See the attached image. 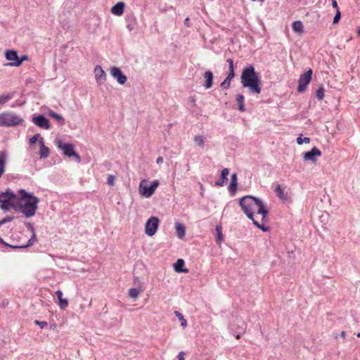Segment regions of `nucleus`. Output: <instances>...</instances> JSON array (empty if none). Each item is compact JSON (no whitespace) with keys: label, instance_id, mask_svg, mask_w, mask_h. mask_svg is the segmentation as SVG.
Returning <instances> with one entry per match:
<instances>
[{"label":"nucleus","instance_id":"39","mask_svg":"<svg viewBox=\"0 0 360 360\" xmlns=\"http://www.w3.org/2000/svg\"><path fill=\"white\" fill-rule=\"evenodd\" d=\"M115 177L114 175L109 174L108 176L107 184L110 186H113L115 184Z\"/></svg>","mask_w":360,"mask_h":360},{"label":"nucleus","instance_id":"3","mask_svg":"<svg viewBox=\"0 0 360 360\" xmlns=\"http://www.w3.org/2000/svg\"><path fill=\"white\" fill-rule=\"evenodd\" d=\"M240 79L242 86L248 88L250 93L255 94L261 93L260 79L253 65H249L243 69Z\"/></svg>","mask_w":360,"mask_h":360},{"label":"nucleus","instance_id":"45","mask_svg":"<svg viewBox=\"0 0 360 360\" xmlns=\"http://www.w3.org/2000/svg\"><path fill=\"white\" fill-rule=\"evenodd\" d=\"M162 162H163V158H162V157H161V156L158 157V158H157V160H156V163H157V164H161V163H162Z\"/></svg>","mask_w":360,"mask_h":360},{"label":"nucleus","instance_id":"23","mask_svg":"<svg viewBox=\"0 0 360 360\" xmlns=\"http://www.w3.org/2000/svg\"><path fill=\"white\" fill-rule=\"evenodd\" d=\"M6 60L11 62H17L18 59V53L13 50H7L5 53Z\"/></svg>","mask_w":360,"mask_h":360},{"label":"nucleus","instance_id":"44","mask_svg":"<svg viewBox=\"0 0 360 360\" xmlns=\"http://www.w3.org/2000/svg\"><path fill=\"white\" fill-rule=\"evenodd\" d=\"M178 359L179 360H185L184 359V353L183 352H180L178 354Z\"/></svg>","mask_w":360,"mask_h":360},{"label":"nucleus","instance_id":"20","mask_svg":"<svg viewBox=\"0 0 360 360\" xmlns=\"http://www.w3.org/2000/svg\"><path fill=\"white\" fill-rule=\"evenodd\" d=\"M29 226H30V231H32V237L29 239V240L27 241V244L25 245H22V246H14L13 248H27V247H30L31 245H32L34 244V243L37 240V237H36V234H35V232H34V226H32V224H29Z\"/></svg>","mask_w":360,"mask_h":360},{"label":"nucleus","instance_id":"51","mask_svg":"<svg viewBox=\"0 0 360 360\" xmlns=\"http://www.w3.org/2000/svg\"><path fill=\"white\" fill-rule=\"evenodd\" d=\"M357 337H359V338L360 337V333H359L357 334Z\"/></svg>","mask_w":360,"mask_h":360},{"label":"nucleus","instance_id":"19","mask_svg":"<svg viewBox=\"0 0 360 360\" xmlns=\"http://www.w3.org/2000/svg\"><path fill=\"white\" fill-rule=\"evenodd\" d=\"M125 4L122 1L117 3L111 8V13L115 15H121L124 13Z\"/></svg>","mask_w":360,"mask_h":360},{"label":"nucleus","instance_id":"14","mask_svg":"<svg viewBox=\"0 0 360 360\" xmlns=\"http://www.w3.org/2000/svg\"><path fill=\"white\" fill-rule=\"evenodd\" d=\"M95 79L98 85L103 84L106 81V74L101 65L94 68Z\"/></svg>","mask_w":360,"mask_h":360},{"label":"nucleus","instance_id":"31","mask_svg":"<svg viewBox=\"0 0 360 360\" xmlns=\"http://www.w3.org/2000/svg\"><path fill=\"white\" fill-rule=\"evenodd\" d=\"M194 142L198 146L203 148L205 146V139L202 136L198 135L194 137Z\"/></svg>","mask_w":360,"mask_h":360},{"label":"nucleus","instance_id":"30","mask_svg":"<svg viewBox=\"0 0 360 360\" xmlns=\"http://www.w3.org/2000/svg\"><path fill=\"white\" fill-rule=\"evenodd\" d=\"M13 97V93H8L0 96V105L7 103Z\"/></svg>","mask_w":360,"mask_h":360},{"label":"nucleus","instance_id":"37","mask_svg":"<svg viewBox=\"0 0 360 360\" xmlns=\"http://www.w3.org/2000/svg\"><path fill=\"white\" fill-rule=\"evenodd\" d=\"M40 138V134H36L30 139V143L31 145L34 144L38 140L39 141Z\"/></svg>","mask_w":360,"mask_h":360},{"label":"nucleus","instance_id":"12","mask_svg":"<svg viewBox=\"0 0 360 360\" xmlns=\"http://www.w3.org/2000/svg\"><path fill=\"white\" fill-rule=\"evenodd\" d=\"M32 122L37 127L49 129L50 128V122L42 115H34L32 120Z\"/></svg>","mask_w":360,"mask_h":360},{"label":"nucleus","instance_id":"2","mask_svg":"<svg viewBox=\"0 0 360 360\" xmlns=\"http://www.w3.org/2000/svg\"><path fill=\"white\" fill-rule=\"evenodd\" d=\"M39 202V199L32 193L27 192L23 188L18 190L17 207L27 218L35 214Z\"/></svg>","mask_w":360,"mask_h":360},{"label":"nucleus","instance_id":"10","mask_svg":"<svg viewBox=\"0 0 360 360\" xmlns=\"http://www.w3.org/2000/svg\"><path fill=\"white\" fill-rule=\"evenodd\" d=\"M226 61L229 63V75L221 84V86L224 89H228L230 87L231 82L235 77L233 60L231 58H229Z\"/></svg>","mask_w":360,"mask_h":360},{"label":"nucleus","instance_id":"8","mask_svg":"<svg viewBox=\"0 0 360 360\" xmlns=\"http://www.w3.org/2000/svg\"><path fill=\"white\" fill-rule=\"evenodd\" d=\"M312 73L313 72L311 69H309L306 72L300 76L297 86L298 92L302 93L306 90L307 85L311 80Z\"/></svg>","mask_w":360,"mask_h":360},{"label":"nucleus","instance_id":"11","mask_svg":"<svg viewBox=\"0 0 360 360\" xmlns=\"http://www.w3.org/2000/svg\"><path fill=\"white\" fill-rule=\"evenodd\" d=\"M110 75L120 84H124L127 80L126 75L123 74L121 70L116 66L111 67L110 68Z\"/></svg>","mask_w":360,"mask_h":360},{"label":"nucleus","instance_id":"1","mask_svg":"<svg viewBox=\"0 0 360 360\" xmlns=\"http://www.w3.org/2000/svg\"><path fill=\"white\" fill-rule=\"evenodd\" d=\"M239 205L255 226L264 232L269 230V227L264 225L269 211L266 205L259 198L252 195L244 196L240 199Z\"/></svg>","mask_w":360,"mask_h":360},{"label":"nucleus","instance_id":"46","mask_svg":"<svg viewBox=\"0 0 360 360\" xmlns=\"http://www.w3.org/2000/svg\"><path fill=\"white\" fill-rule=\"evenodd\" d=\"M127 29H128L130 32H131V31H132V30L134 29V25H131V24H128V25H127Z\"/></svg>","mask_w":360,"mask_h":360},{"label":"nucleus","instance_id":"48","mask_svg":"<svg viewBox=\"0 0 360 360\" xmlns=\"http://www.w3.org/2000/svg\"><path fill=\"white\" fill-rule=\"evenodd\" d=\"M345 331H342L341 334H340V336L342 338H345Z\"/></svg>","mask_w":360,"mask_h":360},{"label":"nucleus","instance_id":"21","mask_svg":"<svg viewBox=\"0 0 360 360\" xmlns=\"http://www.w3.org/2000/svg\"><path fill=\"white\" fill-rule=\"evenodd\" d=\"M39 142L40 143L39 155L41 158H46L49 155L50 150L48 147L45 146L43 138H40Z\"/></svg>","mask_w":360,"mask_h":360},{"label":"nucleus","instance_id":"52","mask_svg":"<svg viewBox=\"0 0 360 360\" xmlns=\"http://www.w3.org/2000/svg\"><path fill=\"white\" fill-rule=\"evenodd\" d=\"M240 338V336L238 335H236V338L238 339Z\"/></svg>","mask_w":360,"mask_h":360},{"label":"nucleus","instance_id":"32","mask_svg":"<svg viewBox=\"0 0 360 360\" xmlns=\"http://www.w3.org/2000/svg\"><path fill=\"white\" fill-rule=\"evenodd\" d=\"M27 56L25 55L22 56L20 58H18L17 62H11L8 65L10 66L19 67L20 65H21L22 62L27 60Z\"/></svg>","mask_w":360,"mask_h":360},{"label":"nucleus","instance_id":"35","mask_svg":"<svg viewBox=\"0 0 360 360\" xmlns=\"http://www.w3.org/2000/svg\"><path fill=\"white\" fill-rule=\"evenodd\" d=\"M302 134H300L297 138V144L302 145L303 143H309L310 142V139L309 137L302 138Z\"/></svg>","mask_w":360,"mask_h":360},{"label":"nucleus","instance_id":"18","mask_svg":"<svg viewBox=\"0 0 360 360\" xmlns=\"http://www.w3.org/2000/svg\"><path fill=\"white\" fill-rule=\"evenodd\" d=\"M238 181H237V174L236 173L232 174L231 176V182L229 186V191L231 195H234L236 194L237 190Z\"/></svg>","mask_w":360,"mask_h":360},{"label":"nucleus","instance_id":"50","mask_svg":"<svg viewBox=\"0 0 360 360\" xmlns=\"http://www.w3.org/2000/svg\"><path fill=\"white\" fill-rule=\"evenodd\" d=\"M0 243H3V240L1 239V237H0Z\"/></svg>","mask_w":360,"mask_h":360},{"label":"nucleus","instance_id":"47","mask_svg":"<svg viewBox=\"0 0 360 360\" xmlns=\"http://www.w3.org/2000/svg\"><path fill=\"white\" fill-rule=\"evenodd\" d=\"M188 21H189V19L187 18H186L185 22H184V24H185L186 26H188V27L189 26V25H188Z\"/></svg>","mask_w":360,"mask_h":360},{"label":"nucleus","instance_id":"42","mask_svg":"<svg viewBox=\"0 0 360 360\" xmlns=\"http://www.w3.org/2000/svg\"><path fill=\"white\" fill-rule=\"evenodd\" d=\"M34 323L36 325L39 326V327L41 328H44L45 326H47V323L46 321H38V320H35L34 321Z\"/></svg>","mask_w":360,"mask_h":360},{"label":"nucleus","instance_id":"6","mask_svg":"<svg viewBox=\"0 0 360 360\" xmlns=\"http://www.w3.org/2000/svg\"><path fill=\"white\" fill-rule=\"evenodd\" d=\"M148 181L146 179H142L139 186V193L144 198H148L151 197L157 188L160 185L158 180H155L148 185Z\"/></svg>","mask_w":360,"mask_h":360},{"label":"nucleus","instance_id":"28","mask_svg":"<svg viewBox=\"0 0 360 360\" xmlns=\"http://www.w3.org/2000/svg\"><path fill=\"white\" fill-rule=\"evenodd\" d=\"M142 292L143 288L141 287L131 288L129 290V295L132 298L136 299Z\"/></svg>","mask_w":360,"mask_h":360},{"label":"nucleus","instance_id":"24","mask_svg":"<svg viewBox=\"0 0 360 360\" xmlns=\"http://www.w3.org/2000/svg\"><path fill=\"white\" fill-rule=\"evenodd\" d=\"M175 229H176V233L177 236L179 238H183L186 234L185 226L179 222H176L175 223Z\"/></svg>","mask_w":360,"mask_h":360},{"label":"nucleus","instance_id":"15","mask_svg":"<svg viewBox=\"0 0 360 360\" xmlns=\"http://www.w3.org/2000/svg\"><path fill=\"white\" fill-rule=\"evenodd\" d=\"M8 157V155L6 150L0 151V178L5 173Z\"/></svg>","mask_w":360,"mask_h":360},{"label":"nucleus","instance_id":"17","mask_svg":"<svg viewBox=\"0 0 360 360\" xmlns=\"http://www.w3.org/2000/svg\"><path fill=\"white\" fill-rule=\"evenodd\" d=\"M205 84L203 86L205 89H210L213 85V73L210 70H207L204 73Z\"/></svg>","mask_w":360,"mask_h":360},{"label":"nucleus","instance_id":"25","mask_svg":"<svg viewBox=\"0 0 360 360\" xmlns=\"http://www.w3.org/2000/svg\"><path fill=\"white\" fill-rule=\"evenodd\" d=\"M47 113L51 117L56 120L60 125H63L65 124L64 118L53 110H49Z\"/></svg>","mask_w":360,"mask_h":360},{"label":"nucleus","instance_id":"13","mask_svg":"<svg viewBox=\"0 0 360 360\" xmlns=\"http://www.w3.org/2000/svg\"><path fill=\"white\" fill-rule=\"evenodd\" d=\"M321 155V150L316 147H314L311 150L304 153L303 159L304 161H311L312 162H316V157H320Z\"/></svg>","mask_w":360,"mask_h":360},{"label":"nucleus","instance_id":"40","mask_svg":"<svg viewBox=\"0 0 360 360\" xmlns=\"http://www.w3.org/2000/svg\"><path fill=\"white\" fill-rule=\"evenodd\" d=\"M340 16H341V13H340V11L338 9H337L336 13H335V17L333 18V22L334 24L338 23L340 21Z\"/></svg>","mask_w":360,"mask_h":360},{"label":"nucleus","instance_id":"34","mask_svg":"<svg viewBox=\"0 0 360 360\" xmlns=\"http://www.w3.org/2000/svg\"><path fill=\"white\" fill-rule=\"evenodd\" d=\"M275 192L276 193L277 195L283 200L286 199V196L284 194L283 190L282 189L281 186L280 185H277L275 188Z\"/></svg>","mask_w":360,"mask_h":360},{"label":"nucleus","instance_id":"36","mask_svg":"<svg viewBox=\"0 0 360 360\" xmlns=\"http://www.w3.org/2000/svg\"><path fill=\"white\" fill-rule=\"evenodd\" d=\"M324 89L323 87H319L316 91V97L319 100H322L324 97Z\"/></svg>","mask_w":360,"mask_h":360},{"label":"nucleus","instance_id":"41","mask_svg":"<svg viewBox=\"0 0 360 360\" xmlns=\"http://www.w3.org/2000/svg\"><path fill=\"white\" fill-rule=\"evenodd\" d=\"M13 219H14V217L7 216L6 217L4 218L3 219H1L0 221V226L2 224H4L5 223L13 221Z\"/></svg>","mask_w":360,"mask_h":360},{"label":"nucleus","instance_id":"38","mask_svg":"<svg viewBox=\"0 0 360 360\" xmlns=\"http://www.w3.org/2000/svg\"><path fill=\"white\" fill-rule=\"evenodd\" d=\"M216 229H217V243H220L221 240H222L223 235H222V233L221 231V229H220L219 226H217Z\"/></svg>","mask_w":360,"mask_h":360},{"label":"nucleus","instance_id":"5","mask_svg":"<svg viewBox=\"0 0 360 360\" xmlns=\"http://www.w3.org/2000/svg\"><path fill=\"white\" fill-rule=\"evenodd\" d=\"M18 193L17 194L7 189L0 194V207L4 211H8L11 207H17Z\"/></svg>","mask_w":360,"mask_h":360},{"label":"nucleus","instance_id":"22","mask_svg":"<svg viewBox=\"0 0 360 360\" xmlns=\"http://www.w3.org/2000/svg\"><path fill=\"white\" fill-rule=\"evenodd\" d=\"M56 294L57 295L58 302H59V307L61 309H65L68 306V301L65 298H63V292L61 290H58L56 292Z\"/></svg>","mask_w":360,"mask_h":360},{"label":"nucleus","instance_id":"7","mask_svg":"<svg viewBox=\"0 0 360 360\" xmlns=\"http://www.w3.org/2000/svg\"><path fill=\"white\" fill-rule=\"evenodd\" d=\"M56 145L60 149L65 156L69 158L74 157L77 162H81L80 156L75 151L74 146L70 143H63L61 140H56Z\"/></svg>","mask_w":360,"mask_h":360},{"label":"nucleus","instance_id":"29","mask_svg":"<svg viewBox=\"0 0 360 360\" xmlns=\"http://www.w3.org/2000/svg\"><path fill=\"white\" fill-rule=\"evenodd\" d=\"M292 28L295 32L301 33L303 32V25L301 21H295L292 23Z\"/></svg>","mask_w":360,"mask_h":360},{"label":"nucleus","instance_id":"27","mask_svg":"<svg viewBox=\"0 0 360 360\" xmlns=\"http://www.w3.org/2000/svg\"><path fill=\"white\" fill-rule=\"evenodd\" d=\"M236 101L238 103V110L241 112H244L245 110V105H244V101L245 97L242 94H238L236 98Z\"/></svg>","mask_w":360,"mask_h":360},{"label":"nucleus","instance_id":"33","mask_svg":"<svg viewBox=\"0 0 360 360\" xmlns=\"http://www.w3.org/2000/svg\"><path fill=\"white\" fill-rule=\"evenodd\" d=\"M176 316L179 319V320L181 321V326L183 327V328H185L187 326V321L184 318V316L181 313L179 312V311H175L174 312Z\"/></svg>","mask_w":360,"mask_h":360},{"label":"nucleus","instance_id":"9","mask_svg":"<svg viewBox=\"0 0 360 360\" xmlns=\"http://www.w3.org/2000/svg\"><path fill=\"white\" fill-rule=\"evenodd\" d=\"M159 219L156 217H150L145 225V233L148 236H153L156 233L158 226Z\"/></svg>","mask_w":360,"mask_h":360},{"label":"nucleus","instance_id":"4","mask_svg":"<svg viewBox=\"0 0 360 360\" xmlns=\"http://www.w3.org/2000/svg\"><path fill=\"white\" fill-rule=\"evenodd\" d=\"M24 123V119L11 111L0 113V127H14Z\"/></svg>","mask_w":360,"mask_h":360},{"label":"nucleus","instance_id":"49","mask_svg":"<svg viewBox=\"0 0 360 360\" xmlns=\"http://www.w3.org/2000/svg\"><path fill=\"white\" fill-rule=\"evenodd\" d=\"M357 34L358 36H360V27L357 28Z\"/></svg>","mask_w":360,"mask_h":360},{"label":"nucleus","instance_id":"43","mask_svg":"<svg viewBox=\"0 0 360 360\" xmlns=\"http://www.w3.org/2000/svg\"><path fill=\"white\" fill-rule=\"evenodd\" d=\"M8 300H3V301L0 303V307H1V308H5V307H6L8 306Z\"/></svg>","mask_w":360,"mask_h":360},{"label":"nucleus","instance_id":"16","mask_svg":"<svg viewBox=\"0 0 360 360\" xmlns=\"http://www.w3.org/2000/svg\"><path fill=\"white\" fill-rule=\"evenodd\" d=\"M229 174V169L228 168H224V169H222L221 172V176H220V178L218 181H217L215 182V186H217V187H221V186H223L225 184V182L227 181L228 180V175Z\"/></svg>","mask_w":360,"mask_h":360},{"label":"nucleus","instance_id":"26","mask_svg":"<svg viewBox=\"0 0 360 360\" xmlns=\"http://www.w3.org/2000/svg\"><path fill=\"white\" fill-rule=\"evenodd\" d=\"M184 261L182 259H179L174 264V270L176 271V272H179V273H181V272H184V273H186L188 272V269H184Z\"/></svg>","mask_w":360,"mask_h":360}]
</instances>
